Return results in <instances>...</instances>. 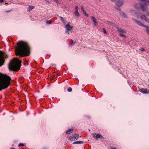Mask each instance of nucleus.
<instances>
[{"label": "nucleus", "instance_id": "f257e3e1", "mask_svg": "<svg viewBox=\"0 0 149 149\" xmlns=\"http://www.w3.org/2000/svg\"><path fill=\"white\" fill-rule=\"evenodd\" d=\"M30 48L28 43L21 41L17 43V46L16 47L15 51L16 55H19L21 57L28 56L30 53Z\"/></svg>", "mask_w": 149, "mask_h": 149}, {"label": "nucleus", "instance_id": "f03ea898", "mask_svg": "<svg viewBox=\"0 0 149 149\" xmlns=\"http://www.w3.org/2000/svg\"><path fill=\"white\" fill-rule=\"evenodd\" d=\"M11 80L10 77L0 73V91L8 88L10 84Z\"/></svg>", "mask_w": 149, "mask_h": 149}, {"label": "nucleus", "instance_id": "7ed1b4c3", "mask_svg": "<svg viewBox=\"0 0 149 149\" xmlns=\"http://www.w3.org/2000/svg\"><path fill=\"white\" fill-rule=\"evenodd\" d=\"M21 61L17 58H13L9 64V68L10 70L17 71L20 69Z\"/></svg>", "mask_w": 149, "mask_h": 149}, {"label": "nucleus", "instance_id": "20e7f679", "mask_svg": "<svg viewBox=\"0 0 149 149\" xmlns=\"http://www.w3.org/2000/svg\"><path fill=\"white\" fill-rule=\"evenodd\" d=\"M7 57L6 55L1 51H0V67L3 65L5 60L4 58Z\"/></svg>", "mask_w": 149, "mask_h": 149}, {"label": "nucleus", "instance_id": "39448f33", "mask_svg": "<svg viewBox=\"0 0 149 149\" xmlns=\"http://www.w3.org/2000/svg\"><path fill=\"white\" fill-rule=\"evenodd\" d=\"M109 24H110L112 26H114L116 28L118 31L119 32H121V33H126V31H125V30H124L120 28L119 27H117V25L116 24H113V23H112L111 22H109Z\"/></svg>", "mask_w": 149, "mask_h": 149}, {"label": "nucleus", "instance_id": "423d86ee", "mask_svg": "<svg viewBox=\"0 0 149 149\" xmlns=\"http://www.w3.org/2000/svg\"><path fill=\"white\" fill-rule=\"evenodd\" d=\"M79 137V135L77 134H75L74 136H71L69 138V140L71 141H74L78 139Z\"/></svg>", "mask_w": 149, "mask_h": 149}, {"label": "nucleus", "instance_id": "0eeeda50", "mask_svg": "<svg viewBox=\"0 0 149 149\" xmlns=\"http://www.w3.org/2000/svg\"><path fill=\"white\" fill-rule=\"evenodd\" d=\"M93 137L95 138L96 139H98L99 138L101 139H104V138L102 136L101 134H96L95 133L93 134Z\"/></svg>", "mask_w": 149, "mask_h": 149}, {"label": "nucleus", "instance_id": "6e6552de", "mask_svg": "<svg viewBox=\"0 0 149 149\" xmlns=\"http://www.w3.org/2000/svg\"><path fill=\"white\" fill-rule=\"evenodd\" d=\"M133 20L134 22L138 25L143 27H146V25H144L141 22L137 20L134 19Z\"/></svg>", "mask_w": 149, "mask_h": 149}, {"label": "nucleus", "instance_id": "1a4fd4ad", "mask_svg": "<svg viewBox=\"0 0 149 149\" xmlns=\"http://www.w3.org/2000/svg\"><path fill=\"white\" fill-rule=\"evenodd\" d=\"M65 28H66L65 32H68L70 30L72 27L70 26L69 24H67L65 25Z\"/></svg>", "mask_w": 149, "mask_h": 149}, {"label": "nucleus", "instance_id": "9d476101", "mask_svg": "<svg viewBox=\"0 0 149 149\" xmlns=\"http://www.w3.org/2000/svg\"><path fill=\"white\" fill-rule=\"evenodd\" d=\"M141 19L144 20L146 22L149 23V19L147 18L145 15H142L141 17Z\"/></svg>", "mask_w": 149, "mask_h": 149}, {"label": "nucleus", "instance_id": "9b49d317", "mask_svg": "<svg viewBox=\"0 0 149 149\" xmlns=\"http://www.w3.org/2000/svg\"><path fill=\"white\" fill-rule=\"evenodd\" d=\"M115 3L118 7L121 6L123 4V2L120 0L117 1Z\"/></svg>", "mask_w": 149, "mask_h": 149}, {"label": "nucleus", "instance_id": "f8f14e48", "mask_svg": "<svg viewBox=\"0 0 149 149\" xmlns=\"http://www.w3.org/2000/svg\"><path fill=\"white\" fill-rule=\"evenodd\" d=\"M141 92L143 93H148L149 92V90L146 88H142L141 89Z\"/></svg>", "mask_w": 149, "mask_h": 149}, {"label": "nucleus", "instance_id": "ddd939ff", "mask_svg": "<svg viewBox=\"0 0 149 149\" xmlns=\"http://www.w3.org/2000/svg\"><path fill=\"white\" fill-rule=\"evenodd\" d=\"M141 8L143 11H146V5L145 3L143 5H141Z\"/></svg>", "mask_w": 149, "mask_h": 149}, {"label": "nucleus", "instance_id": "4468645a", "mask_svg": "<svg viewBox=\"0 0 149 149\" xmlns=\"http://www.w3.org/2000/svg\"><path fill=\"white\" fill-rule=\"evenodd\" d=\"M75 41L72 40L70 41L69 43L70 44V46H72L75 44Z\"/></svg>", "mask_w": 149, "mask_h": 149}, {"label": "nucleus", "instance_id": "2eb2a0df", "mask_svg": "<svg viewBox=\"0 0 149 149\" xmlns=\"http://www.w3.org/2000/svg\"><path fill=\"white\" fill-rule=\"evenodd\" d=\"M91 17L92 18V19H93V21L94 22V25L95 26L96 25L97 23V22H96L95 18V17H94L93 16H91Z\"/></svg>", "mask_w": 149, "mask_h": 149}, {"label": "nucleus", "instance_id": "dca6fc26", "mask_svg": "<svg viewBox=\"0 0 149 149\" xmlns=\"http://www.w3.org/2000/svg\"><path fill=\"white\" fill-rule=\"evenodd\" d=\"M84 143V142L82 141H77L74 142L73 144H82Z\"/></svg>", "mask_w": 149, "mask_h": 149}, {"label": "nucleus", "instance_id": "f3484780", "mask_svg": "<svg viewBox=\"0 0 149 149\" xmlns=\"http://www.w3.org/2000/svg\"><path fill=\"white\" fill-rule=\"evenodd\" d=\"M34 8L35 6H29V8L27 9L28 11H29L33 9Z\"/></svg>", "mask_w": 149, "mask_h": 149}, {"label": "nucleus", "instance_id": "a211bd4d", "mask_svg": "<svg viewBox=\"0 0 149 149\" xmlns=\"http://www.w3.org/2000/svg\"><path fill=\"white\" fill-rule=\"evenodd\" d=\"M60 18L62 22L64 24H66V20L64 18L61 17H60Z\"/></svg>", "mask_w": 149, "mask_h": 149}, {"label": "nucleus", "instance_id": "6ab92c4d", "mask_svg": "<svg viewBox=\"0 0 149 149\" xmlns=\"http://www.w3.org/2000/svg\"><path fill=\"white\" fill-rule=\"evenodd\" d=\"M146 28V31L148 34H149V27L146 26V27H144Z\"/></svg>", "mask_w": 149, "mask_h": 149}, {"label": "nucleus", "instance_id": "aec40b11", "mask_svg": "<svg viewBox=\"0 0 149 149\" xmlns=\"http://www.w3.org/2000/svg\"><path fill=\"white\" fill-rule=\"evenodd\" d=\"M146 28V31L148 34H149V27L146 26V27H144Z\"/></svg>", "mask_w": 149, "mask_h": 149}, {"label": "nucleus", "instance_id": "412c9836", "mask_svg": "<svg viewBox=\"0 0 149 149\" xmlns=\"http://www.w3.org/2000/svg\"><path fill=\"white\" fill-rule=\"evenodd\" d=\"M72 132H73V130L70 129L67 131V132H66V134H70L71 133H72Z\"/></svg>", "mask_w": 149, "mask_h": 149}, {"label": "nucleus", "instance_id": "4be33fe9", "mask_svg": "<svg viewBox=\"0 0 149 149\" xmlns=\"http://www.w3.org/2000/svg\"><path fill=\"white\" fill-rule=\"evenodd\" d=\"M74 13L76 16L77 17L79 16V13L78 11H75Z\"/></svg>", "mask_w": 149, "mask_h": 149}, {"label": "nucleus", "instance_id": "5701e85b", "mask_svg": "<svg viewBox=\"0 0 149 149\" xmlns=\"http://www.w3.org/2000/svg\"><path fill=\"white\" fill-rule=\"evenodd\" d=\"M120 15L122 16V17H127V16L124 13L122 12L120 13Z\"/></svg>", "mask_w": 149, "mask_h": 149}, {"label": "nucleus", "instance_id": "b1692460", "mask_svg": "<svg viewBox=\"0 0 149 149\" xmlns=\"http://www.w3.org/2000/svg\"><path fill=\"white\" fill-rule=\"evenodd\" d=\"M119 36H120L124 37V38H126V36L124 34H123V33H120L119 34Z\"/></svg>", "mask_w": 149, "mask_h": 149}, {"label": "nucleus", "instance_id": "393cba45", "mask_svg": "<svg viewBox=\"0 0 149 149\" xmlns=\"http://www.w3.org/2000/svg\"><path fill=\"white\" fill-rule=\"evenodd\" d=\"M46 23L48 24H49L52 23V22H50L49 20H47L46 21Z\"/></svg>", "mask_w": 149, "mask_h": 149}, {"label": "nucleus", "instance_id": "a878e982", "mask_svg": "<svg viewBox=\"0 0 149 149\" xmlns=\"http://www.w3.org/2000/svg\"><path fill=\"white\" fill-rule=\"evenodd\" d=\"M68 91L69 92H70L72 91V89L71 87H69L68 88Z\"/></svg>", "mask_w": 149, "mask_h": 149}, {"label": "nucleus", "instance_id": "bb28decb", "mask_svg": "<svg viewBox=\"0 0 149 149\" xmlns=\"http://www.w3.org/2000/svg\"><path fill=\"white\" fill-rule=\"evenodd\" d=\"M103 31L104 33L105 34H106L107 33V31L104 28H103Z\"/></svg>", "mask_w": 149, "mask_h": 149}, {"label": "nucleus", "instance_id": "cd10ccee", "mask_svg": "<svg viewBox=\"0 0 149 149\" xmlns=\"http://www.w3.org/2000/svg\"><path fill=\"white\" fill-rule=\"evenodd\" d=\"M83 13L86 16L88 17V15L84 11L83 12Z\"/></svg>", "mask_w": 149, "mask_h": 149}, {"label": "nucleus", "instance_id": "c85d7f7f", "mask_svg": "<svg viewBox=\"0 0 149 149\" xmlns=\"http://www.w3.org/2000/svg\"><path fill=\"white\" fill-rule=\"evenodd\" d=\"M78 6H76L75 8V11H78Z\"/></svg>", "mask_w": 149, "mask_h": 149}, {"label": "nucleus", "instance_id": "c756f323", "mask_svg": "<svg viewBox=\"0 0 149 149\" xmlns=\"http://www.w3.org/2000/svg\"><path fill=\"white\" fill-rule=\"evenodd\" d=\"M24 146V144L23 143H20L19 144L18 146Z\"/></svg>", "mask_w": 149, "mask_h": 149}, {"label": "nucleus", "instance_id": "7c9ffc66", "mask_svg": "<svg viewBox=\"0 0 149 149\" xmlns=\"http://www.w3.org/2000/svg\"><path fill=\"white\" fill-rule=\"evenodd\" d=\"M110 149H117V148L114 147H111L110 148Z\"/></svg>", "mask_w": 149, "mask_h": 149}, {"label": "nucleus", "instance_id": "2f4dec72", "mask_svg": "<svg viewBox=\"0 0 149 149\" xmlns=\"http://www.w3.org/2000/svg\"><path fill=\"white\" fill-rule=\"evenodd\" d=\"M81 10L83 12L85 11L83 7L81 6Z\"/></svg>", "mask_w": 149, "mask_h": 149}, {"label": "nucleus", "instance_id": "473e14b6", "mask_svg": "<svg viewBox=\"0 0 149 149\" xmlns=\"http://www.w3.org/2000/svg\"><path fill=\"white\" fill-rule=\"evenodd\" d=\"M111 1L112 2H113L114 3H115V2H116V1H117L116 0H111Z\"/></svg>", "mask_w": 149, "mask_h": 149}, {"label": "nucleus", "instance_id": "72a5a7b5", "mask_svg": "<svg viewBox=\"0 0 149 149\" xmlns=\"http://www.w3.org/2000/svg\"><path fill=\"white\" fill-rule=\"evenodd\" d=\"M141 50L142 51H144L145 50V49L143 48H142L141 49Z\"/></svg>", "mask_w": 149, "mask_h": 149}, {"label": "nucleus", "instance_id": "f704fd0d", "mask_svg": "<svg viewBox=\"0 0 149 149\" xmlns=\"http://www.w3.org/2000/svg\"><path fill=\"white\" fill-rule=\"evenodd\" d=\"M27 63V62L26 61H25L24 62V64H25V65Z\"/></svg>", "mask_w": 149, "mask_h": 149}, {"label": "nucleus", "instance_id": "c9c22d12", "mask_svg": "<svg viewBox=\"0 0 149 149\" xmlns=\"http://www.w3.org/2000/svg\"><path fill=\"white\" fill-rule=\"evenodd\" d=\"M57 3L58 2V0H54Z\"/></svg>", "mask_w": 149, "mask_h": 149}, {"label": "nucleus", "instance_id": "e433bc0d", "mask_svg": "<svg viewBox=\"0 0 149 149\" xmlns=\"http://www.w3.org/2000/svg\"><path fill=\"white\" fill-rule=\"evenodd\" d=\"M132 14H133V15H134V12H132Z\"/></svg>", "mask_w": 149, "mask_h": 149}, {"label": "nucleus", "instance_id": "4c0bfd02", "mask_svg": "<svg viewBox=\"0 0 149 149\" xmlns=\"http://www.w3.org/2000/svg\"><path fill=\"white\" fill-rule=\"evenodd\" d=\"M117 9L118 10H120V9L119 8H117Z\"/></svg>", "mask_w": 149, "mask_h": 149}, {"label": "nucleus", "instance_id": "58836bf2", "mask_svg": "<svg viewBox=\"0 0 149 149\" xmlns=\"http://www.w3.org/2000/svg\"><path fill=\"white\" fill-rule=\"evenodd\" d=\"M10 149H15V148H11Z\"/></svg>", "mask_w": 149, "mask_h": 149}, {"label": "nucleus", "instance_id": "ea45409f", "mask_svg": "<svg viewBox=\"0 0 149 149\" xmlns=\"http://www.w3.org/2000/svg\"><path fill=\"white\" fill-rule=\"evenodd\" d=\"M42 149H47L46 148H42Z\"/></svg>", "mask_w": 149, "mask_h": 149}, {"label": "nucleus", "instance_id": "a19ab883", "mask_svg": "<svg viewBox=\"0 0 149 149\" xmlns=\"http://www.w3.org/2000/svg\"><path fill=\"white\" fill-rule=\"evenodd\" d=\"M148 82H149V84L148 85V86L149 87V79L148 80Z\"/></svg>", "mask_w": 149, "mask_h": 149}, {"label": "nucleus", "instance_id": "79ce46f5", "mask_svg": "<svg viewBox=\"0 0 149 149\" xmlns=\"http://www.w3.org/2000/svg\"><path fill=\"white\" fill-rule=\"evenodd\" d=\"M66 33H68V34H69V33L68 32H68H67Z\"/></svg>", "mask_w": 149, "mask_h": 149}, {"label": "nucleus", "instance_id": "37998d69", "mask_svg": "<svg viewBox=\"0 0 149 149\" xmlns=\"http://www.w3.org/2000/svg\"><path fill=\"white\" fill-rule=\"evenodd\" d=\"M22 149H25V148H22Z\"/></svg>", "mask_w": 149, "mask_h": 149}, {"label": "nucleus", "instance_id": "c03bdc74", "mask_svg": "<svg viewBox=\"0 0 149 149\" xmlns=\"http://www.w3.org/2000/svg\"><path fill=\"white\" fill-rule=\"evenodd\" d=\"M148 35H149V34H148Z\"/></svg>", "mask_w": 149, "mask_h": 149}]
</instances>
